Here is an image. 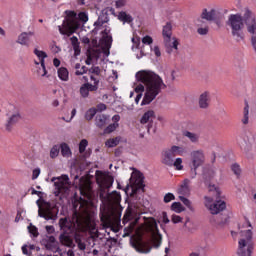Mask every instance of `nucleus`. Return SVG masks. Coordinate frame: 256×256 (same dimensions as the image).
I'll list each match as a JSON object with an SVG mask.
<instances>
[{"label":"nucleus","mask_w":256,"mask_h":256,"mask_svg":"<svg viewBox=\"0 0 256 256\" xmlns=\"http://www.w3.org/2000/svg\"><path fill=\"white\" fill-rule=\"evenodd\" d=\"M135 77L139 83L134 88L135 93H137L136 97H143V93L144 97H157L163 93V90L167 89L163 78L151 70H140Z\"/></svg>","instance_id":"1"},{"label":"nucleus","mask_w":256,"mask_h":256,"mask_svg":"<svg viewBox=\"0 0 256 256\" xmlns=\"http://www.w3.org/2000/svg\"><path fill=\"white\" fill-rule=\"evenodd\" d=\"M226 25L231 29V35L239 43L245 39V16L241 14H231Z\"/></svg>","instance_id":"2"},{"label":"nucleus","mask_w":256,"mask_h":256,"mask_svg":"<svg viewBox=\"0 0 256 256\" xmlns=\"http://www.w3.org/2000/svg\"><path fill=\"white\" fill-rule=\"evenodd\" d=\"M59 227L62 233L59 236V240L61 243L65 241H69L71 234L73 233V224H71V220L67 217L59 219Z\"/></svg>","instance_id":"3"},{"label":"nucleus","mask_w":256,"mask_h":256,"mask_svg":"<svg viewBox=\"0 0 256 256\" xmlns=\"http://www.w3.org/2000/svg\"><path fill=\"white\" fill-rule=\"evenodd\" d=\"M244 23L247 26L248 33L255 35L256 20L255 17H253V13L249 9H246L244 13Z\"/></svg>","instance_id":"4"},{"label":"nucleus","mask_w":256,"mask_h":256,"mask_svg":"<svg viewBox=\"0 0 256 256\" xmlns=\"http://www.w3.org/2000/svg\"><path fill=\"white\" fill-rule=\"evenodd\" d=\"M192 157V165L195 167V169H199L203 163H205V155L203 154V151L196 150L191 153Z\"/></svg>","instance_id":"5"},{"label":"nucleus","mask_w":256,"mask_h":256,"mask_svg":"<svg viewBox=\"0 0 256 256\" xmlns=\"http://www.w3.org/2000/svg\"><path fill=\"white\" fill-rule=\"evenodd\" d=\"M239 248H238V255L239 256H251V253L253 252V245L248 244L247 246V240L240 239L238 242ZM245 247H247V250H245Z\"/></svg>","instance_id":"6"},{"label":"nucleus","mask_w":256,"mask_h":256,"mask_svg":"<svg viewBox=\"0 0 256 256\" xmlns=\"http://www.w3.org/2000/svg\"><path fill=\"white\" fill-rule=\"evenodd\" d=\"M225 209H227V204L222 200H216L209 207L211 215H219V213H221V211H225Z\"/></svg>","instance_id":"7"},{"label":"nucleus","mask_w":256,"mask_h":256,"mask_svg":"<svg viewBox=\"0 0 256 256\" xmlns=\"http://www.w3.org/2000/svg\"><path fill=\"white\" fill-rule=\"evenodd\" d=\"M198 19H201V21H203V19H205L206 21H217V19H219V13L215 9L207 11V8H205L203 9L200 18Z\"/></svg>","instance_id":"8"},{"label":"nucleus","mask_w":256,"mask_h":256,"mask_svg":"<svg viewBox=\"0 0 256 256\" xmlns=\"http://www.w3.org/2000/svg\"><path fill=\"white\" fill-rule=\"evenodd\" d=\"M19 121H21V114L19 112L12 114L5 124L6 131H13V127H15Z\"/></svg>","instance_id":"9"},{"label":"nucleus","mask_w":256,"mask_h":256,"mask_svg":"<svg viewBox=\"0 0 256 256\" xmlns=\"http://www.w3.org/2000/svg\"><path fill=\"white\" fill-rule=\"evenodd\" d=\"M191 184V180L184 179L179 188L177 189L178 195H182L181 197H187L188 195H191V187L189 186Z\"/></svg>","instance_id":"10"},{"label":"nucleus","mask_w":256,"mask_h":256,"mask_svg":"<svg viewBox=\"0 0 256 256\" xmlns=\"http://www.w3.org/2000/svg\"><path fill=\"white\" fill-rule=\"evenodd\" d=\"M196 25L198 27V29H197L198 35H208L209 34V25H207V22L201 20V18H197Z\"/></svg>","instance_id":"11"},{"label":"nucleus","mask_w":256,"mask_h":256,"mask_svg":"<svg viewBox=\"0 0 256 256\" xmlns=\"http://www.w3.org/2000/svg\"><path fill=\"white\" fill-rule=\"evenodd\" d=\"M111 33V30L105 28L102 32V39L100 40L105 47L111 48V44L113 43V36L109 35Z\"/></svg>","instance_id":"12"},{"label":"nucleus","mask_w":256,"mask_h":256,"mask_svg":"<svg viewBox=\"0 0 256 256\" xmlns=\"http://www.w3.org/2000/svg\"><path fill=\"white\" fill-rule=\"evenodd\" d=\"M173 161H175V156L169 153V151L163 150L162 151V163L167 167H173Z\"/></svg>","instance_id":"13"},{"label":"nucleus","mask_w":256,"mask_h":256,"mask_svg":"<svg viewBox=\"0 0 256 256\" xmlns=\"http://www.w3.org/2000/svg\"><path fill=\"white\" fill-rule=\"evenodd\" d=\"M57 215H59V206L54 205L52 210H49L46 214L44 219L46 221H55L57 219Z\"/></svg>","instance_id":"14"},{"label":"nucleus","mask_w":256,"mask_h":256,"mask_svg":"<svg viewBox=\"0 0 256 256\" xmlns=\"http://www.w3.org/2000/svg\"><path fill=\"white\" fill-rule=\"evenodd\" d=\"M107 115L105 114H97L95 118V125L98 129H103L105 125H107Z\"/></svg>","instance_id":"15"},{"label":"nucleus","mask_w":256,"mask_h":256,"mask_svg":"<svg viewBox=\"0 0 256 256\" xmlns=\"http://www.w3.org/2000/svg\"><path fill=\"white\" fill-rule=\"evenodd\" d=\"M70 41L74 50V57H79V55H81V46H79V39L77 38V36H72L70 38Z\"/></svg>","instance_id":"16"},{"label":"nucleus","mask_w":256,"mask_h":256,"mask_svg":"<svg viewBox=\"0 0 256 256\" xmlns=\"http://www.w3.org/2000/svg\"><path fill=\"white\" fill-rule=\"evenodd\" d=\"M164 45L165 47H170L172 49H175L177 51L179 48V39L173 37V38H165L164 39Z\"/></svg>","instance_id":"17"},{"label":"nucleus","mask_w":256,"mask_h":256,"mask_svg":"<svg viewBox=\"0 0 256 256\" xmlns=\"http://www.w3.org/2000/svg\"><path fill=\"white\" fill-rule=\"evenodd\" d=\"M136 191H142V193H145V176H143V173L141 172H139L136 179Z\"/></svg>","instance_id":"18"},{"label":"nucleus","mask_w":256,"mask_h":256,"mask_svg":"<svg viewBox=\"0 0 256 256\" xmlns=\"http://www.w3.org/2000/svg\"><path fill=\"white\" fill-rule=\"evenodd\" d=\"M118 20L122 23H128V25H131V23H133V16H131V14H127L125 11H121L118 14Z\"/></svg>","instance_id":"19"},{"label":"nucleus","mask_w":256,"mask_h":256,"mask_svg":"<svg viewBox=\"0 0 256 256\" xmlns=\"http://www.w3.org/2000/svg\"><path fill=\"white\" fill-rule=\"evenodd\" d=\"M64 14L66 15L65 21H67L68 25H73L75 19H77V12L74 10H66Z\"/></svg>","instance_id":"20"},{"label":"nucleus","mask_w":256,"mask_h":256,"mask_svg":"<svg viewBox=\"0 0 256 256\" xmlns=\"http://www.w3.org/2000/svg\"><path fill=\"white\" fill-rule=\"evenodd\" d=\"M162 35L164 39H171V36L173 35V25L171 22H167L166 25L163 27Z\"/></svg>","instance_id":"21"},{"label":"nucleus","mask_w":256,"mask_h":256,"mask_svg":"<svg viewBox=\"0 0 256 256\" xmlns=\"http://www.w3.org/2000/svg\"><path fill=\"white\" fill-rule=\"evenodd\" d=\"M113 198L114 197V201H119V199H121V193L117 192V191H113L112 193H108L107 196H105V193L101 192L99 195V198L101 199V201H105L107 199Z\"/></svg>","instance_id":"22"},{"label":"nucleus","mask_w":256,"mask_h":256,"mask_svg":"<svg viewBox=\"0 0 256 256\" xmlns=\"http://www.w3.org/2000/svg\"><path fill=\"white\" fill-rule=\"evenodd\" d=\"M151 119H155V111L153 110H148L147 112H145L143 114V116L140 119V123L142 125H145L146 123H149V121H151Z\"/></svg>","instance_id":"23"},{"label":"nucleus","mask_w":256,"mask_h":256,"mask_svg":"<svg viewBox=\"0 0 256 256\" xmlns=\"http://www.w3.org/2000/svg\"><path fill=\"white\" fill-rule=\"evenodd\" d=\"M151 227H152L153 232L156 233V235H157V237H156V239L158 241L157 247H160L163 236L159 232V226L157 225V220L153 219Z\"/></svg>","instance_id":"24"},{"label":"nucleus","mask_w":256,"mask_h":256,"mask_svg":"<svg viewBox=\"0 0 256 256\" xmlns=\"http://www.w3.org/2000/svg\"><path fill=\"white\" fill-rule=\"evenodd\" d=\"M166 150L172 155V157H177V155H183V153H185V148L175 145Z\"/></svg>","instance_id":"25"},{"label":"nucleus","mask_w":256,"mask_h":256,"mask_svg":"<svg viewBox=\"0 0 256 256\" xmlns=\"http://www.w3.org/2000/svg\"><path fill=\"white\" fill-rule=\"evenodd\" d=\"M211 223H215L216 225H227V223H229V215H221L220 218L215 219V217L213 216L212 218H210Z\"/></svg>","instance_id":"26"},{"label":"nucleus","mask_w":256,"mask_h":256,"mask_svg":"<svg viewBox=\"0 0 256 256\" xmlns=\"http://www.w3.org/2000/svg\"><path fill=\"white\" fill-rule=\"evenodd\" d=\"M58 77L61 81H69V70L65 67H60L58 69Z\"/></svg>","instance_id":"27"},{"label":"nucleus","mask_w":256,"mask_h":256,"mask_svg":"<svg viewBox=\"0 0 256 256\" xmlns=\"http://www.w3.org/2000/svg\"><path fill=\"white\" fill-rule=\"evenodd\" d=\"M60 149L62 157H71V148L67 143H62Z\"/></svg>","instance_id":"28"},{"label":"nucleus","mask_w":256,"mask_h":256,"mask_svg":"<svg viewBox=\"0 0 256 256\" xmlns=\"http://www.w3.org/2000/svg\"><path fill=\"white\" fill-rule=\"evenodd\" d=\"M121 141V137H115V138H111V139H108L105 143L106 147L108 148H113V147H117L119 145Z\"/></svg>","instance_id":"29"},{"label":"nucleus","mask_w":256,"mask_h":256,"mask_svg":"<svg viewBox=\"0 0 256 256\" xmlns=\"http://www.w3.org/2000/svg\"><path fill=\"white\" fill-rule=\"evenodd\" d=\"M206 185L208 186V191L215 192L216 199H220L221 198V190L219 189L218 186H216L215 184H211V182H209Z\"/></svg>","instance_id":"30"},{"label":"nucleus","mask_w":256,"mask_h":256,"mask_svg":"<svg viewBox=\"0 0 256 256\" xmlns=\"http://www.w3.org/2000/svg\"><path fill=\"white\" fill-rule=\"evenodd\" d=\"M17 43L29 46V36H27V32H23L18 36Z\"/></svg>","instance_id":"31"},{"label":"nucleus","mask_w":256,"mask_h":256,"mask_svg":"<svg viewBox=\"0 0 256 256\" xmlns=\"http://www.w3.org/2000/svg\"><path fill=\"white\" fill-rule=\"evenodd\" d=\"M95 115H97V108L92 107L86 111L84 117H85L86 121H92V119H93V117H95Z\"/></svg>","instance_id":"32"},{"label":"nucleus","mask_w":256,"mask_h":256,"mask_svg":"<svg viewBox=\"0 0 256 256\" xmlns=\"http://www.w3.org/2000/svg\"><path fill=\"white\" fill-rule=\"evenodd\" d=\"M171 209L172 211H175V213H183V211H185V208L181 202H173L171 204Z\"/></svg>","instance_id":"33"},{"label":"nucleus","mask_w":256,"mask_h":256,"mask_svg":"<svg viewBox=\"0 0 256 256\" xmlns=\"http://www.w3.org/2000/svg\"><path fill=\"white\" fill-rule=\"evenodd\" d=\"M245 107H244V117L242 119V123L244 125H247V123H249V102H247V100H245Z\"/></svg>","instance_id":"34"},{"label":"nucleus","mask_w":256,"mask_h":256,"mask_svg":"<svg viewBox=\"0 0 256 256\" xmlns=\"http://www.w3.org/2000/svg\"><path fill=\"white\" fill-rule=\"evenodd\" d=\"M183 135L184 137H187L188 139H190L192 143H197L199 141V136L195 133L184 131Z\"/></svg>","instance_id":"35"},{"label":"nucleus","mask_w":256,"mask_h":256,"mask_svg":"<svg viewBox=\"0 0 256 256\" xmlns=\"http://www.w3.org/2000/svg\"><path fill=\"white\" fill-rule=\"evenodd\" d=\"M179 199L189 209V211H191L192 213L195 212V208H193V205L191 204V200H189L185 196H179Z\"/></svg>","instance_id":"36"},{"label":"nucleus","mask_w":256,"mask_h":256,"mask_svg":"<svg viewBox=\"0 0 256 256\" xmlns=\"http://www.w3.org/2000/svg\"><path fill=\"white\" fill-rule=\"evenodd\" d=\"M209 103H211V99L208 97H200L199 99V107L200 109H207L209 107Z\"/></svg>","instance_id":"37"},{"label":"nucleus","mask_w":256,"mask_h":256,"mask_svg":"<svg viewBox=\"0 0 256 256\" xmlns=\"http://www.w3.org/2000/svg\"><path fill=\"white\" fill-rule=\"evenodd\" d=\"M40 66L42 68H39L38 75H41V77H49L47 76V68L45 67V59H39Z\"/></svg>","instance_id":"38"},{"label":"nucleus","mask_w":256,"mask_h":256,"mask_svg":"<svg viewBox=\"0 0 256 256\" xmlns=\"http://www.w3.org/2000/svg\"><path fill=\"white\" fill-rule=\"evenodd\" d=\"M28 232L30 233L31 237H39V229L32 223H30L28 226Z\"/></svg>","instance_id":"39"},{"label":"nucleus","mask_w":256,"mask_h":256,"mask_svg":"<svg viewBox=\"0 0 256 256\" xmlns=\"http://www.w3.org/2000/svg\"><path fill=\"white\" fill-rule=\"evenodd\" d=\"M61 147L54 145L50 150V157L51 159H55V157H59V151Z\"/></svg>","instance_id":"40"},{"label":"nucleus","mask_w":256,"mask_h":256,"mask_svg":"<svg viewBox=\"0 0 256 256\" xmlns=\"http://www.w3.org/2000/svg\"><path fill=\"white\" fill-rule=\"evenodd\" d=\"M117 127H119V124H117V123L109 124V125L104 129V133H105L106 135H109V133H113V131H115V129H117Z\"/></svg>","instance_id":"41"},{"label":"nucleus","mask_w":256,"mask_h":256,"mask_svg":"<svg viewBox=\"0 0 256 256\" xmlns=\"http://www.w3.org/2000/svg\"><path fill=\"white\" fill-rule=\"evenodd\" d=\"M34 55L38 57V59H47L48 55L45 51L39 50L37 48L34 49Z\"/></svg>","instance_id":"42"},{"label":"nucleus","mask_w":256,"mask_h":256,"mask_svg":"<svg viewBox=\"0 0 256 256\" xmlns=\"http://www.w3.org/2000/svg\"><path fill=\"white\" fill-rule=\"evenodd\" d=\"M87 145H89V142L87 139H82L79 143V153L83 154L85 153V150L87 149Z\"/></svg>","instance_id":"43"},{"label":"nucleus","mask_w":256,"mask_h":256,"mask_svg":"<svg viewBox=\"0 0 256 256\" xmlns=\"http://www.w3.org/2000/svg\"><path fill=\"white\" fill-rule=\"evenodd\" d=\"M173 167H176L177 171L183 170V159L176 158V160L173 161Z\"/></svg>","instance_id":"44"},{"label":"nucleus","mask_w":256,"mask_h":256,"mask_svg":"<svg viewBox=\"0 0 256 256\" xmlns=\"http://www.w3.org/2000/svg\"><path fill=\"white\" fill-rule=\"evenodd\" d=\"M78 19L81 23L85 24L89 21V15H87V12H79Z\"/></svg>","instance_id":"45"},{"label":"nucleus","mask_w":256,"mask_h":256,"mask_svg":"<svg viewBox=\"0 0 256 256\" xmlns=\"http://www.w3.org/2000/svg\"><path fill=\"white\" fill-rule=\"evenodd\" d=\"M203 179H204L205 185H209V183H211V179H213V174L209 171L204 172L203 173Z\"/></svg>","instance_id":"46"},{"label":"nucleus","mask_w":256,"mask_h":256,"mask_svg":"<svg viewBox=\"0 0 256 256\" xmlns=\"http://www.w3.org/2000/svg\"><path fill=\"white\" fill-rule=\"evenodd\" d=\"M109 22V18L107 16L104 17V21H101V16L98 17V20L94 23V27H103L105 23Z\"/></svg>","instance_id":"47"},{"label":"nucleus","mask_w":256,"mask_h":256,"mask_svg":"<svg viewBox=\"0 0 256 256\" xmlns=\"http://www.w3.org/2000/svg\"><path fill=\"white\" fill-rule=\"evenodd\" d=\"M231 170L233 171L234 175H237V177L241 175V166H239V164L237 163L232 164Z\"/></svg>","instance_id":"48"},{"label":"nucleus","mask_w":256,"mask_h":256,"mask_svg":"<svg viewBox=\"0 0 256 256\" xmlns=\"http://www.w3.org/2000/svg\"><path fill=\"white\" fill-rule=\"evenodd\" d=\"M80 94L82 95V97H88L89 96V88L87 87V84H83L80 87Z\"/></svg>","instance_id":"49"},{"label":"nucleus","mask_w":256,"mask_h":256,"mask_svg":"<svg viewBox=\"0 0 256 256\" xmlns=\"http://www.w3.org/2000/svg\"><path fill=\"white\" fill-rule=\"evenodd\" d=\"M171 201H175V194L168 192L164 196V203H171Z\"/></svg>","instance_id":"50"},{"label":"nucleus","mask_w":256,"mask_h":256,"mask_svg":"<svg viewBox=\"0 0 256 256\" xmlns=\"http://www.w3.org/2000/svg\"><path fill=\"white\" fill-rule=\"evenodd\" d=\"M142 43L144 45H152L153 44V38L149 35H146L142 38Z\"/></svg>","instance_id":"51"},{"label":"nucleus","mask_w":256,"mask_h":256,"mask_svg":"<svg viewBox=\"0 0 256 256\" xmlns=\"http://www.w3.org/2000/svg\"><path fill=\"white\" fill-rule=\"evenodd\" d=\"M87 53H88V55L85 60V63H86V65H91V63H93V53L89 49H88Z\"/></svg>","instance_id":"52"},{"label":"nucleus","mask_w":256,"mask_h":256,"mask_svg":"<svg viewBox=\"0 0 256 256\" xmlns=\"http://www.w3.org/2000/svg\"><path fill=\"white\" fill-rule=\"evenodd\" d=\"M88 71L94 75H101V68H99V66L92 67Z\"/></svg>","instance_id":"53"},{"label":"nucleus","mask_w":256,"mask_h":256,"mask_svg":"<svg viewBox=\"0 0 256 256\" xmlns=\"http://www.w3.org/2000/svg\"><path fill=\"white\" fill-rule=\"evenodd\" d=\"M115 5L116 9H121V7H125V5H127V0H117Z\"/></svg>","instance_id":"54"},{"label":"nucleus","mask_w":256,"mask_h":256,"mask_svg":"<svg viewBox=\"0 0 256 256\" xmlns=\"http://www.w3.org/2000/svg\"><path fill=\"white\" fill-rule=\"evenodd\" d=\"M155 99V97H144L141 105H149L150 103H152V101Z\"/></svg>","instance_id":"55"},{"label":"nucleus","mask_w":256,"mask_h":256,"mask_svg":"<svg viewBox=\"0 0 256 256\" xmlns=\"http://www.w3.org/2000/svg\"><path fill=\"white\" fill-rule=\"evenodd\" d=\"M183 221V218L179 215H172V223L177 224V223H181Z\"/></svg>","instance_id":"56"},{"label":"nucleus","mask_w":256,"mask_h":256,"mask_svg":"<svg viewBox=\"0 0 256 256\" xmlns=\"http://www.w3.org/2000/svg\"><path fill=\"white\" fill-rule=\"evenodd\" d=\"M98 84H91V83H86V87L88 88V92L89 91H97V89L99 88L97 86Z\"/></svg>","instance_id":"57"},{"label":"nucleus","mask_w":256,"mask_h":256,"mask_svg":"<svg viewBox=\"0 0 256 256\" xmlns=\"http://www.w3.org/2000/svg\"><path fill=\"white\" fill-rule=\"evenodd\" d=\"M107 109V105H105L104 103H99L97 106H96V111L98 112H103Z\"/></svg>","instance_id":"58"},{"label":"nucleus","mask_w":256,"mask_h":256,"mask_svg":"<svg viewBox=\"0 0 256 256\" xmlns=\"http://www.w3.org/2000/svg\"><path fill=\"white\" fill-rule=\"evenodd\" d=\"M39 175H41V169L35 168L32 172V179L33 180L37 179V177H39Z\"/></svg>","instance_id":"59"},{"label":"nucleus","mask_w":256,"mask_h":256,"mask_svg":"<svg viewBox=\"0 0 256 256\" xmlns=\"http://www.w3.org/2000/svg\"><path fill=\"white\" fill-rule=\"evenodd\" d=\"M45 229L48 235H53V233H55V226L47 225Z\"/></svg>","instance_id":"60"},{"label":"nucleus","mask_w":256,"mask_h":256,"mask_svg":"<svg viewBox=\"0 0 256 256\" xmlns=\"http://www.w3.org/2000/svg\"><path fill=\"white\" fill-rule=\"evenodd\" d=\"M136 251H138V253H150L151 247H149V248L139 247V248H136Z\"/></svg>","instance_id":"61"},{"label":"nucleus","mask_w":256,"mask_h":256,"mask_svg":"<svg viewBox=\"0 0 256 256\" xmlns=\"http://www.w3.org/2000/svg\"><path fill=\"white\" fill-rule=\"evenodd\" d=\"M54 187H55V189H57V191H61V187H63V181H61V179H60V180L54 182Z\"/></svg>","instance_id":"62"},{"label":"nucleus","mask_w":256,"mask_h":256,"mask_svg":"<svg viewBox=\"0 0 256 256\" xmlns=\"http://www.w3.org/2000/svg\"><path fill=\"white\" fill-rule=\"evenodd\" d=\"M197 177V168L192 165L191 171H190V178L195 179Z\"/></svg>","instance_id":"63"},{"label":"nucleus","mask_w":256,"mask_h":256,"mask_svg":"<svg viewBox=\"0 0 256 256\" xmlns=\"http://www.w3.org/2000/svg\"><path fill=\"white\" fill-rule=\"evenodd\" d=\"M162 221L165 225L170 222L169 217L167 216V212H162Z\"/></svg>","instance_id":"64"}]
</instances>
